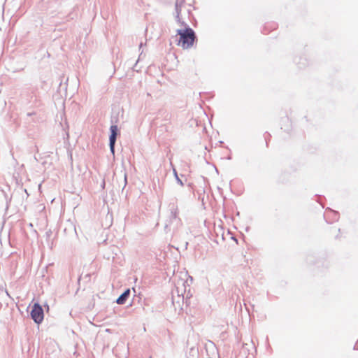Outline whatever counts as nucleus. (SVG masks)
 Listing matches in <instances>:
<instances>
[{
	"mask_svg": "<svg viewBox=\"0 0 358 358\" xmlns=\"http://www.w3.org/2000/svg\"><path fill=\"white\" fill-rule=\"evenodd\" d=\"M178 35L180 36L178 45L183 49L190 48L195 41L196 36L194 31L191 28H185V29H178Z\"/></svg>",
	"mask_w": 358,
	"mask_h": 358,
	"instance_id": "f257e3e1",
	"label": "nucleus"
},
{
	"mask_svg": "<svg viewBox=\"0 0 358 358\" xmlns=\"http://www.w3.org/2000/svg\"><path fill=\"white\" fill-rule=\"evenodd\" d=\"M194 0H176V9L177 19L180 22L182 15H189L194 9Z\"/></svg>",
	"mask_w": 358,
	"mask_h": 358,
	"instance_id": "f03ea898",
	"label": "nucleus"
},
{
	"mask_svg": "<svg viewBox=\"0 0 358 358\" xmlns=\"http://www.w3.org/2000/svg\"><path fill=\"white\" fill-rule=\"evenodd\" d=\"M31 317L37 324L41 323L43 320V310L38 303L34 304L31 311Z\"/></svg>",
	"mask_w": 358,
	"mask_h": 358,
	"instance_id": "7ed1b4c3",
	"label": "nucleus"
},
{
	"mask_svg": "<svg viewBox=\"0 0 358 358\" xmlns=\"http://www.w3.org/2000/svg\"><path fill=\"white\" fill-rule=\"evenodd\" d=\"M111 134L110 136V148L113 152H114V146L117 135L118 128L116 125H112L110 128Z\"/></svg>",
	"mask_w": 358,
	"mask_h": 358,
	"instance_id": "20e7f679",
	"label": "nucleus"
},
{
	"mask_svg": "<svg viewBox=\"0 0 358 358\" xmlns=\"http://www.w3.org/2000/svg\"><path fill=\"white\" fill-rule=\"evenodd\" d=\"M129 293H130V291L129 289H127L126 291H124L119 297L118 299H117L116 302L118 303V304H124L125 303V301L126 299H127V297L129 296Z\"/></svg>",
	"mask_w": 358,
	"mask_h": 358,
	"instance_id": "39448f33",
	"label": "nucleus"
},
{
	"mask_svg": "<svg viewBox=\"0 0 358 358\" xmlns=\"http://www.w3.org/2000/svg\"><path fill=\"white\" fill-rule=\"evenodd\" d=\"M150 358H152V357H150Z\"/></svg>",
	"mask_w": 358,
	"mask_h": 358,
	"instance_id": "423d86ee",
	"label": "nucleus"
}]
</instances>
